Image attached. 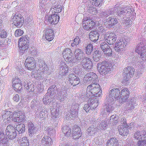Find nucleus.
<instances>
[{"mask_svg": "<svg viewBox=\"0 0 146 146\" xmlns=\"http://www.w3.org/2000/svg\"><path fill=\"white\" fill-rule=\"evenodd\" d=\"M119 92L117 89H111L109 95H106V100L107 104L103 106L104 110L101 112L102 115L104 114V112L106 111L108 113H111L114 110L113 104L119 97Z\"/></svg>", "mask_w": 146, "mask_h": 146, "instance_id": "obj_1", "label": "nucleus"}, {"mask_svg": "<svg viewBox=\"0 0 146 146\" xmlns=\"http://www.w3.org/2000/svg\"><path fill=\"white\" fill-rule=\"evenodd\" d=\"M100 87V85L97 82L91 83L87 87L86 92H84L81 94L80 98L83 100L86 101L90 96L100 97L102 91Z\"/></svg>", "mask_w": 146, "mask_h": 146, "instance_id": "obj_2", "label": "nucleus"}, {"mask_svg": "<svg viewBox=\"0 0 146 146\" xmlns=\"http://www.w3.org/2000/svg\"><path fill=\"white\" fill-rule=\"evenodd\" d=\"M38 62L39 70L32 71L31 74L36 79L40 80L43 79L42 73L46 74L48 73L50 74V72L48 71V69L47 65L45 64L44 61L40 60Z\"/></svg>", "mask_w": 146, "mask_h": 146, "instance_id": "obj_3", "label": "nucleus"}, {"mask_svg": "<svg viewBox=\"0 0 146 146\" xmlns=\"http://www.w3.org/2000/svg\"><path fill=\"white\" fill-rule=\"evenodd\" d=\"M115 6L113 10H116V8L117 9L116 12L117 16L122 17L125 21L127 20V15L128 16V15H130L132 11L131 8L129 6H126L125 7H123L120 9V7H121L120 5H116Z\"/></svg>", "mask_w": 146, "mask_h": 146, "instance_id": "obj_4", "label": "nucleus"}, {"mask_svg": "<svg viewBox=\"0 0 146 146\" xmlns=\"http://www.w3.org/2000/svg\"><path fill=\"white\" fill-rule=\"evenodd\" d=\"M56 86L55 85H52L49 88L47 91V93L43 97L42 101L44 104H48L50 102H53L52 99H54L56 96V93H55Z\"/></svg>", "mask_w": 146, "mask_h": 146, "instance_id": "obj_5", "label": "nucleus"}, {"mask_svg": "<svg viewBox=\"0 0 146 146\" xmlns=\"http://www.w3.org/2000/svg\"><path fill=\"white\" fill-rule=\"evenodd\" d=\"M112 67L111 63L108 61L100 62L97 64L98 70L102 75H105L110 72Z\"/></svg>", "mask_w": 146, "mask_h": 146, "instance_id": "obj_6", "label": "nucleus"}, {"mask_svg": "<svg viewBox=\"0 0 146 146\" xmlns=\"http://www.w3.org/2000/svg\"><path fill=\"white\" fill-rule=\"evenodd\" d=\"M128 42V39L122 38L118 39L115 44L114 50L118 52H121L125 50Z\"/></svg>", "mask_w": 146, "mask_h": 146, "instance_id": "obj_7", "label": "nucleus"}, {"mask_svg": "<svg viewBox=\"0 0 146 146\" xmlns=\"http://www.w3.org/2000/svg\"><path fill=\"white\" fill-rule=\"evenodd\" d=\"M29 38L26 36H21L18 42L20 52L24 53L28 48Z\"/></svg>", "mask_w": 146, "mask_h": 146, "instance_id": "obj_8", "label": "nucleus"}, {"mask_svg": "<svg viewBox=\"0 0 146 146\" xmlns=\"http://www.w3.org/2000/svg\"><path fill=\"white\" fill-rule=\"evenodd\" d=\"M134 69L131 67H127L123 71V73L126 72L125 76H124L122 80L123 83L124 84H127L129 83V79L132 77L134 74Z\"/></svg>", "mask_w": 146, "mask_h": 146, "instance_id": "obj_9", "label": "nucleus"}, {"mask_svg": "<svg viewBox=\"0 0 146 146\" xmlns=\"http://www.w3.org/2000/svg\"><path fill=\"white\" fill-rule=\"evenodd\" d=\"M74 53L75 57L73 58L72 63L81 62L83 59L85 58L84 53L79 48H76Z\"/></svg>", "mask_w": 146, "mask_h": 146, "instance_id": "obj_10", "label": "nucleus"}, {"mask_svg": "<svg viewBox=\"0 0 146 146\" xmlns=\"http://www.w3.org/2000/svg\"><path fill=\"white\" fill-rule=\"evenodd\" d=\"M98 80L97 76L95 73L93 72H90L87 74L83 78L84 83L85 84L96 82Z\"/></svg>", "mask_w": 146, "mask_h": 146, "instance_id": "obj_11", "label": "nucleus"}, {"mask_svg": "<svg viewBox=\"0 0 146 146\" xmlns=\"http://www.w3.org/2000/svg\"><path fill=\"white\" fill-rule=\"evenodd\" d=\"M68 88L65 86L62 87L61 89L55 91L56 97L60 100V102L63 101L66 98L67 91Z\"/></svg>", "mask_w": 146, "mask_h": 146, "instance_id": "obj_12", "label": "nucleus"}, {"mask_svg": "<svg viewBox=\"0 0 146 146\" xmlns=\"http://www.w3.org/2000/svg\"><path fill=\"white\" fill-rule=\"evenodd\" d=\"M76 106L75 107L72 106L70 113H66L64 114L65 117L67 120H70L71 119H73L74 117H77L79 105L77 104Z\"/></svg>", "mask_w": 146, "mask_h": 146, "instance_id": "obj_13", "label": "nucleus"}, {"mask_svg": "<svg viewBox=\"0 0 146 146\" xmlns=\"http://www.w3.org/2000/svg\"><path fill=\"white\" fill-rule=\"evenodd\" d=\"M117 89L118 90L119 92V97L117 99V100L121 98V102L122 103H123L124 102L126 101L127 100L130 93L129 91L127 88H124L121 90V92H120V90L117 88H113L111 89Z\"/></svg>", "mask_w": 146, "mask_h": 146, "instance_id": "obj_14", "label": "nucleus"}, {"mask_svg": "<svg viewBox=\"0 0 146 146\" xmlns=\"http://www.w3.org/2000/svg\"><path fill=\"white\" fill-rule=\"evenodd\" d=\"M11 17H12L14 25L17 27H20L23 25L24 18L20 14L16 13L13 17L12 16Z\"/></svg>", "mask_w": 146, "mask_h": 146, "instance_id": "obj_15", "label": "nucleus"}, {"mask_svg": "<svg viewBox=\"0 0 146 146\" xmlns=\"http://www.w3.org/2000/svg\"><path fill=\"white\" fill-rule=\"evenodd\" d=\"M104 38L108 44H113L117 39L116 35L114 33H107L105 34Z\"/></svg>", "mask_w": 146, "mask_h": 146, "instance_id": "obj_16", "label": "nucleus"}, {"mask_svg": "<svg viewBox=\"0 0 146 146\" xmlns=\"http://www.w3.org/2000/svg\"><path fill=\"white\" fill-rule=\"evenodd\" d=\"M25 66L27 69L31 70L36 66L34 58L32 57L28 56L25 60Z\"/></svg>", "mask_w": 146, "mask_h": 146, "instance_id": "obj_17", "label": "nucleus"}, {"mask_svg": "<svg viewBox=\"0 0 146 146\" xmlns=\"http://www.w3.org/2000/svg\"><path fill=\"white\" fill-rule=\"evenodd\" d=\"M21 81L20 79L18 78L15 77L12 81V86L14 90L18 93L20 92L21 89Z\"/></svg>", "mask_w": 146, "mask_h": 146, "instance_id": "obj_18", "label": "nucleus"}, {"mask_svg": "<svg viewBox=\"0 0 146 146\" xmlns=\"http://www.w3.org/2000/svg\"><path fill=\"white\" fill-rule=\"evenodd\" d=\"M64 58L66 62L72 63V53L71 50L69 48L65 49L62 52Z\"/></svg>", "mask_w": 146, "mask_h": 146, "instance_id": "obj_19", "label": "nucleus"}, {"mask_svg": "<svg viewBox=\"0 0 146 146\" xmlns=\"http://www.w3.org/2000/svg\"><path fill=\"white\" fill-rule=\"evenodd\" d=\"M80 63L82 67L86 71H90L92 68V63L89 58H85Z\"/></svg>", "mask_w": 146, "mask_h": 146, "instance_id": "obj_20", "label": "nucleus"}, {"mask_svg": "<svg viewBox=\"0 0 146 146\" xmlns=\"http://www.w3.org/2000/svg\"><path fill=\"white\" fill-rule=\"evenodd\" d=\"M98 96H90L86 100H87L88 98V103L92 107V108H96L98 105V101L99 100Z\"/></svg>", "mask_w": 146, "mask_h": 146, "instance_id": "obj_21", "label": "nucleus"}, {"mask_svg": "<svg viewBox=\"0 0 146 146\" xmlns=\"http://www.w3.org/2000/svg\"><path fill=\"white\" fill-rule=\"evenodd\" d=\"M68 81L72 85L74 86L78 84L80 82V80L79 78L73 74H70L69 76Z\"/></svg>", "mask_w": 146, "mask_h": 146, "instance_id": "obj_22", "label": "nucleus"}, {"mask_svg": "<svg viewBox=\"0 0 146 146\" xmlns=\"http://www.w3.org/2000/svg\"><path fill=\"white\" fill-rule=\"evenodd\" d=\"M82 135L81 130L78 126L75 125L73 127L72 134L73 138L74 139H77L81 137Z\"/></svg>", "mask_w": 146, "mask_h": 146, "instance_id": "obj_23", "label": "nucleus"}, {"mask_svg": "<svg viewBox=\"0 0 146 146\" xmlns=\"http://www.w3.org/2000/svg\"><path fill=\"white\" fill-rule=\"evenodd\" d=\"M27 124L28 134L30 136L32 137L36 133L37 129L32 122L30 121Z\"/></svg>", "mask_w": 146, "mask_h": 146, "instance_id": "obj_24", "label": "nucleus"}, {"mask_svg": "<svg viewBox=\"0 0 146 146\" xmlns=\"http://www.w3.org/2000/svg\"><path fill=\"white\" fill-rule=\"evenodd\" d=\"M53 30L50 28H48L45 29V35L46 39L48 41L52 40L54 36Z\"/></svg>", "mask_w": 146, "mask_h": 146, "instance_id": "obj_25", "label": "nucleus"}, {"mask_svg": "<svg viewBox=\"0 0 146 146\" xmlns=\"http://www.w3.org/2000/svg\"><path fill=\"white\" fill-rule=\"evenodd\" d=\"M60 75L63 76L66 75L68 72V68L64 62H61L60 65Z\"/></svg>", "mask_w": 146, "mask_h": 146, "instance_id": "obj_26", "label": "nucleus"}, {"mask_svg": "<svg viewBox=\"0 0 146 146\" xmlns=\"http://www.w3.org/2000/svg\"><path fill=\"white\" fill-rule=\"evenodd\" d=\"M59 19V17L57 13H54L48 17V21L49 24H56L58 23Z\"/></svg>", "mask_w": 146, "mask_h": 146, "instance_id": "obj_27", "label": "nucleus"}, {"mask_svg": "<svg viewBox=\"0 0 146 146\" xmlns=\"http://www.w3.org/2000/svg\"><path fill=\"white\" fill-rule=\"evenodd\" d=\"M13 117V113L8 111L4 112L2 115L3 120L5 123H8L9 122H10Z\"/></svg>", "mask_w": 146, "mask_h": 146, "instance_id": "obj_28", "label": "nucleus"}, {"mask_svg": "<svg viewBox=\"0 0 146 146\" xmlns=\"http://www.w3.org/2000/svg\"><path fill=\"white\" fill-rule=\"evenodd\" d=\"M99 35L96 31H92L89 34L90 40L93 42H96L98 40Z\"/></svg>", "mask_w": 146, "mask_h": 146, "instance_id": "obj_29", "label": "nucleus"}, {"mask_svg": "<svg viewBox=\"0 0 146 146\" xmlns=\"http://www.w3.org/2000/svg\"><path fill=\"white\" fill-rule=\"evenodd\" d=\"M146 47L144 44L141 42L139 44L135 49L136 52L139 54L142 53V52H146Z\"/></svg>", "mask_w": 146, "mask_h": 146, "instance_id": "obj_30", "label": "nucleus"}, {"mask_svg": "<svg viewBox=\"0 0 146 146\" xmlns=\"http://www.w3.org/2000/svg\"><path fill=\"white\" fill-rule=\"evenodd\" d=\"M51 138L49 136H44L42 140V143L43 146L51 145L52 144Z\"/></svg>", "mask_w": 146, "mask_h": 146, "instance_id": "obj_31", "label": "nucleus"}, {"mask_svg": "<svg viewBox=\"0 0 146 146\" xmlns=\"http://www.w3.org/2000/svg\"><path fill=\"white\" fill-rule=\"evenodd\" d=\"M51 108V117L52 119L56 121L57 119L59 118V110L57 108Z\"/></svg>", "mask_w": 146, "mask_h": 146, "instance_id": "obj_32", "label": "nucleus"}, {"mask_svg": "<svg viewBox=\"0 0 146 146\" xmlns=\"http://www.w3.org/2000/svg\"><path fill=\"white\" fill-rule=\"evenodd\" d=\"M82 23H86L90 30L92 29L95 25V22L91 21L89 18L86 17H84Z\"/></svg>", "mask_w": 146, "mask_h": 146, "instance_id": "obj_33", "label": "nucleus"}, {"mask_svg": "<svg viewBox=\"0 0 146 146\" xmlns=\"http://www.w3.org/2000/svg\"><path fill=\"white\" fill-rule=\"evenodd\" d=\"M118 141L115 138H111L106 143L107 146H118Z\"/></svg>", "mask_w": 146, "mask_h": 146, "instance_id": "obj_34", "label": "nucleus"}, {"mask_svg": "<svg viewBox=\"0 0 146 146\" xmlns=\"http://www.w3.org/2000/svg\"><path fill=\"white\" fill-rule=\"evenodd\" d=\"M105 23H107L110 27L114 25L117 23L116 19L114 18L109 17L106 19Z\"/></svg>", "mask_w": 146, "mask_h": 146, "instance_id": "obj_35", "label": "nucleus"}, {"mask_svg": "<svg viewBox=\"0 0 146 146\" xmlns=\"http://www.w3.org/2000/svg\"><path fill=\"white\" fill-rule=\"evenodd\" d=\"M134 137L136 139L140 140L142 138L146 137V132L145 134H144L143 132L137 131L134 133Z\"/></svg>", "mask_w": 146, "mask_h": 146, "instance_id": "obj_36", "label": "nucleus"}, {"mask_svg": "<svg viewBox=\"0 0 146 146\" xmlns=\"http://www.w3.org/2000/svg\"><path fill=\"white\" fill-rule=\"evenodd\" d=\"M118 131L120 135L123 136L127 135L129 133V131L126 127L122 126L120 128H118Z\"/></svg>", "mask_w": 146, "mask_h": 146, "instance_id": "obj_37", "label": "nucleus"}, {"mask_svg": "<svg viewBox=\"0 0 146 146\" xmlns=\"http://www.w3.org/2000/svg\"><path fill=\"white\" fill-rule=\"evenodd\" d=\"M62 131L67 137H69L71 134L70 128L67 126H64L62 128Z\"/></svg>", "mask_w": 146, "mask_h": 146, "instance_id": "obj_38", "label": "nucleus"}, {"mask_svg": "<svg viewBox=\"0 0 146 146\" xmlns=\"http://www.w3.org/2000/svg\"><path fill=\"white\" fill-rule=\"evenodd\" d=\"M5 135L3 131L0 127V143L5 144L6 143L7 141L5 138Z\"/></svg>", "mask_w": 146, "mask_h": 146, "instance_id": "obj_39", "label": "nucleus"}, {"mask_svg": "<svg viewBox=\"0 0 146 146\" xmlns=\"http://www.w3.org/2000/svg\"><path fill=\"white\" fill-rule=\"evenodd\" d=\"M98 130L97 127H94V125H92L89 127L87 131L88 132L89 135H93Z\"/></svg>", "mask_w": 146, "mask_h": 146, "instance_id": "obj_40", "label": "nucleus"}, {"mask_svg": "<svg viewBox=\"0 0 146 146\" xmlns=\"http://www.w3.org/2000/svg\"><path fill=\"white\" fill-rule=\"evenodd\" d=\"M16 131L14 127L11 125H8L6 129L5 132L7 136L9 135L11 133Z\"/></svg>", "mask_w": 146, "mask_h": 146, "instance_id": "obj_41", "label": "nucleus"}, {"mask_svg": "<svg viewBox=\"0 0 146 146\" xmlns=\"http://www.w3.org/2000/svg\"><path fill=\"white\" fill-rule=\"evenodd\" d=\"M25 126L24 124L21 123L19 125H17L16 129L19 133H23L25 131Z\"/></svg>", "mask_w": 146, "mask_h": 146, "instance_id": "obj_42", "label": "nucleus"}, {"mask_svg": "<svg viewBox=\"0 0 146 146\" xmlns=\"http://www.w3.org/2000/svg\"><path fill=\"white\" fill-rule=\"evenodd\" d=\"M107 123L106 120H104L102 121L100 124L97 127V129L98 130L105 129L107 125Z\"/></svg>", "mask_w": 146, "mask_h": 146, "instance_id": "obj_43", "label": "nucleus"}, {"mask_svg": "<svg viewBox=\"0 0 146 146\" xmlns=\"http://www.w3.org/2000/svg\"><path fill=\"white\" fill-rule=\"evenodd\" d=\"M20 142L21 146H29L28 140L26 137H22Z\"/></svg>", "mask_w": 146, "mask_h": 146, "instance_id": "obj_44", "label": "nucleus"}, {"mask_svg": "<svg viewBox=\"0 0 146 146\" xmlns=\"http://www.w3.org/2000/svg\"><path fill=\"white\" fill-rule=\"evenodd\" d=\"M119 117L118 115H111L110 117V123L112 122L113 125L116 124L118 122Z\"/></svg>", "mask_w": 146, "mask_h": 146, "instance_id": "obj_45", "label": "nucleus"}, {"mask_svg": "<svg viewBox=\"0 0 146 146\" xmlns=\"http://www.w3.org/2000/svg\"><path fill=\"white\" fill-rule=\"evenodd\" d=\"M24 85L25 87L26 88L27 91L30 92L34 91L35 89L34 85L33 84H32L29 85L28 84H26V85L24 84Z\"/></svg>", "mask_w": 146, "mask_h": 146, "instance_id": "obj_46", "label": "nucleus"}, {"mask_svg": "<svg viewBox=\"0 0 146 146\" xmlns=\"http://www.w3.org/2000/svg\"><path fill=\"white\" fill-rule=\"evenodd\" d=\"M17 116H18L19 121L21 122L25 121L26 119V117L23 111H18Z\"/></svg>", "mask_w": 146, "mask_h": 146, "instance_id": "obj_47", "label": "nucleus"}, {"mask_svg": "<svg viewBox=\"0 0 146 146\" xmlns=\"http://www.w3.org/2000/svg\"><path fill=\"white\" fill-rule=\"evenodd\" d=\"M101 54L100 52L98 51H95V53L93 54V59L95 62L98 61L101 57Z\"/></svg>", "mask_w": 146, "mask_h": 146, "instance_id": "obj_48", "label": "nucleus"}, {"mask_svg": "<svg viewBox=\"0 0 146 146\" xmlns=\"http://www.w3.org/2000/svg\"><path fill=\"white\" fill-rule=\"evenodd\" d=\"M48 111L46 110H42V115H40V114L37 113L38 115V117L40 118H42L43 119H45L47 118L48 116V113H47Z\"/></svg>", "mask_w": 146, "mask_h": 146, "instance_id": "obj_49", "label": "nucleus"}, {"mask_svg": "<svg viewBox=\"0 0 146 146\" xmlns=\"http://www.w3.org/2000/svg\"><path fill=\"white\" fill-rule=\"evenodd\" d=\"M140 54L142 60H140L138 62L140 63V64H138L142 65L145 62L144 61L146 60V52H142V53Z\"/></svg>", "mask_w": 146, "mask_h": 146, "instance_id": "obj_50", "label": "nucleus"}, {"mask_svg": "<svg viewBox=\"0 0 146 146\" xmlns=\"http://www.w3.org/2000/svg\"><path fill=\"white\" fill-rule=\"evenodd\" d=\"M74 42L71 44L72 46H74L75 45H79L81 42V40L78 36H77L74 40Z\"/></svg>", "mask_w": 146, "mask_h": 146, "instance_id": "obj_51", "label": "nucleus"}, {"mask_svg": "<svg viewBox=\"0 0 146 146\" xmlns=\"http://www.w3.org/2000/svg\"><path fill=\"white\" fill-rule=\"evenodd\" d=\"M52 9H53L56 11H54L55 13H59L61 11L62 7L60 5H54L52 7Z\"/></svg>", "mask_w": 146, "mask_h": 146, "instance_id": "obj_52", "label": "nucleus"}, {"mask_svg": "<svg viewBox=\"0 0 146 146\" xmlns=\"http://www.w3.org/2000/svg\"><path fill=\"white\" fill-rule=\"evenodd\" d=\"M46 131H47L48 134L50 135H53L55 134V131L52 127H46L45 129Z\"/></svg>", "mask_w": 146, "mask_h": 146, "instance_id": "obj_53", "label": "nucleus"}, {"mask_svg": "<svg viewBox=\"0 0 146 146\" xmlns=\"http://www.w3.org/2000/svg\"><path fill=\"white\" fill-rule=\"evenodd\" d=\"M91 3L96 6H100L102 3V0H90Z\"/></svg>", "mask_w": 146, "mask_h": 146, "instance_id": "obj_54", "label": "nucleus"}, {"mask_svg": "<svg viewBox=\"0 0 146 146\" xmlns=\"http://www.w3.org/2000/svg\"><path fill=\"white\" fill-rule=\"evenodd\" d=\"M93 49V45L92 44H88L86 47V53L87 54H90L92 52Z\"/></svg>", "mask_w": 146, "mask_h": 146, "instance_id": "obj_55", "label": "nucleus"}, {"mask_svg": "<svg viewBox=\"0 0 146 146\" xmlns=\"http://www.w3.org/2000/svg\"><path fill=\"white\" fill-rule=\"evenodd\" d=\"M1 33H0V37L1 38H6L7 36V33L6 31L4 29H3V30L1 31Z\"/></svg>", "mask_w": 146, "mask_h": 146, "instance_id": "obj_56", "label": "nucleus"}, {"mask_svg": "<svg viewBox=\"0 0 146 146\" xmlns=\"http://www.w3.org/2000/svg\"><path fill=\"white\" fill-rule=\"evenodd\" d=\"M103 52L104 54L107 56H110L112 54V50L110 46Z\"/></svg>", "mask_w": 146, "mask_h": 146, "instance_id": "obj_57", "label": "nucleus"}, {"mask_svg": "<svg viewBox=\"0 0 146 146\" xmlns=\"http://www.w3.org/2000/svg\"><path fill=\"white\" fill-rule=\"evenodd\" d=\"M100 46L103 52L109 47L108 45L105 42L101 43Z\"/></svg>", "mask_w": 146, "mask_h": 146, "instance_id": "obj_58", "label": "nucleus"}, {"mask_svg": "<svg viewBox=\"0 0 146 146\" xmlns=\"http://www.w3.org/2000/svg\"><path fill=\"white\" fill-rule=\"evenodd\" d=\"M84 109L86 112H88L90 110L93 109L92 107L88 103L84 105Z\"/></svg>", "mask_w": 146, "mask_h": 146, "instance_id": "obj_59", "label": "nucleus"}, {"mask_svg": "<svg viewBox=\"0 0 146 146\" xmlns=\"http://www.w3.org/2000/svg\"><path fill=\"white\" fill-rule=\"evenodd\" d=\"M23 33V31L21 30V29H19L17 30L15 33V35L16 36L18 37L22 35Z\"/></svg>", "mask_w": 146, "mask_h": 146, "instance_id": "obj_60", "label": "nucleus"}, {"mask_svg": "<svg viewBox=\"0 0 146 146\" xmlns=\"http://www.w3.org/2000/svg\"><path fill=\"white\" fill-rule=\"evenodd\" d=\"M43 90V85L42 84H38L37 85L36 89V92L37 93H40L42 92Z\"/></svg>", "mask_w": 146, "mask_h": 146, "instance_id": "obj_61", "label": "nucleus"}, {"mask_svg": "<svg viewBox=\"0 0 146 146\" xmlns=\"http://www.w3.org/2000/svg\"><path fill=\"white\" fill-rule=\"evenodd\" d=\"M38 102L36 100L34 99L31 102V107L32 108H34L37 107Z\"/></svg>", "mask_w": 146, "mask_h": 146, "instance_id": "obj_62", "label": "nucleus"}, {"mask_svg": "<svg viewBox=\"0 0 146 146\" xmlns=\"http://www.w3.org/2000/svg\"><path fill=\"white\" fill-rule=\"evenodd\" d=\"M108 16L107 11L101 12L100 14V17L105 19Z\"/></svg>", "mask_w": 146, "mask_h": 146, "instance_id": "obj_63", "label": "nucleus"}, {"mask_svg": "<svg viewBox=\"0 0 146 146\" xmlns=\"http://www.w3.org/2000/svg\"><path fill=\"white\" fill-rule=\"evenodd\" d=\"M137 144L139 146H146V140L139 141L137 142Z\"/></svg>", "mask_w": 146, "mask_h": 146, "instance_id": "obj_64", "label": "nucleus"}]
</instances>
